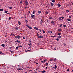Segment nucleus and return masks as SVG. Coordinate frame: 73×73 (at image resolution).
<instances>
[{
    "instance_id": "obj_25",
    "label": "nucleus",
    "mask_w": 73,
    "mask_h": 73,
    "mask_svg": "<svg viewBox=\"0 0 73 73\" xmlns=\"http://www.w3.org/2000/svg\"><path fill=\"white\" fill-rule=\"evenodd\" d=\"M59 20H62V19H61V17H59Z\"/></svg>"
},
{
    "instance_id": "obj_19",
    "label": "nucleus",
    "mask_w": 73,
    "mask_h": 73,
    "mask_svg": "<svg viewBox=\"0 0 73 73\" xmlns=\"http://www.w3.org/2000/svg\"><path fill=\"white\" fill-rule=\"evenodd\" d=\"M18 24L19 25H20V24H21V23H20V21H18Z\"/></svg>"
},
{
    "instance_id": "obj_49",
    "label": "nucleus",
    "mask_w": 73,
    "mask_h": 73,
    "mask_svg": "<svg viewBox=\"0 0 73 73\" xmlns=\"http://www.w3.org/2000/svg\"><path fill=\"white\" fill-rule=\"evenodd\" d=\"M67 72H69V69H67Z\"/></svg>"
},
{
    "instance_id": "obj_55",
    "label": "nucleus",
    "mask_w": 73,
    "mask_h": 73,
    "mask_svg": "<svg viewBox=\"0 0 73 73\" xmlns=\"http://www.w3.org/2000/svg\"><path fill=\"white\" fill-rule=\"evenodd\" d=\"M8 12V11H5V13H7Z\"/></svg>"
},
{
    "instance_id": "obj_23",
    "label": "nucleus",
    "mask_w": 73,
    "mask_h": 73,
    "mask_svg": "<svg viewBox=\"0 0 73 73\" xmlns=\"http://www.w3.org/2000/svg\"><path fill=\"white\" fill-rule=\"evenodd\" d=\"M40 38H43V36H42V35H40Z\"/></svg>"
},
{
    "instance_id": "obj_7",
    "label": "nucleus",
    "mask_w": 73,
    "mask_h": 73,
    "mask_svg": "<svg viewBox=\"0 0 73 73\" xmlns=\"http://www.w3.org/2000/svg\"><path fill=\"white\" fill-rule=\"evenodd\" d=\"M50 4H51V5L52 7H53V5H54V4L52 2H51Z\"/></svg>"
},
{
    "instance_id": "obj_27",
    "label": "nucleus",
    "mask_w": 73,
    "mask_h": 73,
    "mask_svg": "<svg viewBox=\"0 0 73 73\" xmlns=\"http://www.w3.org/2000/svg\"><path fill=\"white\" fill-rule=\"evenodd\" d=\"M63 27L64 28H65V27H66V25H63Z\"/></svg>"
},
{
    "instance_id": "obj_57",
    "label": "nucleus",
    "mask_w": 73,
    "mask_h": 73,
    "mask_svg": "<svg viewBox=\"0 0 73 73\" xmlns=\"http://www.w3.org/2000/svg\"><path fill=\"white\" fill-rule=\"evenodd\" d=\"M22 1H21L20 2V3H21H21H22Z\"/></svg>"
},
{
    "instance_id": "obj_34",
    "label": "nucleus",
    "mask_w": 73,
    "mask_h": 73,
    "mask_svg": "<svg viewBox=\"0 0 73 73\" xmlns=\"http://www.w3.org/2000/svg\"><path fill=\"white\" fill-rule=\"evenodd\" d=\"M61 35V33H59L57 34L58 35Z\"/></svg>"
},
{
    "instance_id": "obj_58",
    "label": "nucleus",
    "mask_w": 73,
    "mask_h": 73,
    "mask_svg": "<svg viewBox=\"0 0 73 73\" xmlns=\"http://www.w3.org/2000/svg\"><path fill=\"white\" fill-rule=\"evenodd\" d=\"M43 62H45V60H44V61H43Z\"/></svg>"
},
{
    "instance_id": "obj_32",
    "label": "nucleus",
    "mask_w": 73,
    "mask_h": 73,
    "mask_svg": "<svg viewBox=\"0 0 73 73\" xmlns=\"http://www.w3.org/2000/svg\"><path fill=\"white\" fill-rule=\"evenodd\" d=\"M19 49V47H16V49Z\"/></svg>"
},
{
    "instance_id": "obj_28",
    "label": "nucleus",
    "mask_w": 73,
    "mask_h": 73,
    "mask_svg": "<svg viewBox=\"0 0 73 73\" xmlns=\"http://www.w3.org/2000/svg\"><path fill=\"white\" fill-rule=\"evenodd\" d=\"M42 31H43V33H45V32L44 30H42Z\"/></svg>"
},
{
    "instance_id": "obj_4",
    "label": "nucleus",
    "mask_w": 73,
    "mask_h": 73,
    "mask_svg": "<svg viewBox=\"0 0 73 73\" xmlns=\"http://www.w3.org/2000/svg\"><path fill=\"white\" fill-rule=\"evenodd\" d=\"M25 4L26 5H28V2L27 0L25 1Z\"/></svg>"
},
{
    "instance_id": "obj_64",
    "label": "nucleus",
    "mask_w": 73,
    "mask_h": 73,
    "mask_svg": "<svg viewBox=\"0 0 73 73\" xmlns=\"http://www.w3.org/2000/svg\"><path fill=\"white\" fill-rule=\"evenodd\" d=\"M2 52H0V54H1Z\"/></svg>"
},
{
    "instance_id": "obj_6",
    "label": "nucleus",
    "mask_w": 73,
    "mask_h": 73,
    "mask_svg": "<svg viewBox=\"0 0 73 73\" xmlns=\"http://www.w3.org/2000/svg\"><path fill=\"white\" fill-rule=\"evenodd\" d=\"M54 66H55V67H53V68H54V69H55L56 70H57V68H57V66H56V65H55Z\"/></svg>"
},
{
    "instance_id": "obj_8",
    "label": "nucleus",
    "mask_w": 73,
    "mask_h": 73,
    "mask_svg": "<svg viewBox=\"0 0 73 73\" xmlns=\"http://www.w3.org/2000/svg\"><path fill=\"white\" fill-rule=\"evenodd\" d=\"M42 23H43V21L42 19L40 22V24H42Z\"/></svg>"
},
{
    "instance_id": "obj_5",
    "label": "nucleus",
    "mask_w": 73,
    "mask_h": 73,
    "mask_svg": "<svg viewBox=\"0 0 73 73\" xmlns=\"http://www.w3.org/2000/svg\"><path fill=\"white\" fill-rule=\"evenodd\" d=\"M33 28L35 29V30H37V31H38V29L37 27H33Z\"/></svg>"
},
{
    "instance_id": "obj_17",
    "label": "nucleus",
    "mask_w": 73,
    "mask_h": 73,
    "mask_svg": "<svg viewBox=\"0 0 73 73\" xmlns=\"http://www.w3.org/2000/svg\"><path fill=\"white\" fill-rule=\"evenodd\" d=\"M37 36L38 37V38H40V35H39V34H38V33H37Z\"/></svg>"
},
{
    "instance_id": "obj_31",
    "label": "nucleus",
    "mask_w": 73,
    "mask_h": 73,
    "mask_svg": "<svg viewBox=\"0 0 73 73\" xmlns=\"http://www.w3.org/2000/svg\"><path fill=\"white\" fill-rule=\"evenodd\" d=\"M53 61V59H50V61Z\"/></svg>"
},
{
    "instance_id": "obj_56",
    "label": "nucleus",
    "mask_w": 73,
    "mask_h": 73,
    "mask_svg": "<svg viewBox=\"0 0 73 73\" xmlns=\"http://www.w3.org/2000/svg\"><path fill=\"white\" fill-rule=\"evenodd\" d=\"M69 19H71V17L70 16L69 17Z\"/></svg>"
},
{
    "instance_id": "obj_15",
    "label": "nucleus",
    "mask_w": 73,
    "mask_h": 73,
    "mask_svg": "<svg viewBox=\"0 0 73 73\" xmlns=\"http://www.w3.org/2000/svg\"><path fill=\"white\" fill-rule=\"evenodd\" d=\"M15 29L16 30H18V29H19V28H18V27H15Z\"/></svg>"
},
{
    "instance_id": "obj_46",
    "label": "nucleus",
    "mask_w": 73,
    "mask_h": 73,
    "mask_svg": "<svg viewBox=\"0 0 73 73\" xmlns=\"http://www.w3.org/2000/svg\"><path fill=\"white\" fill-rule=\"evenodd\" d=\"M62 24H61L59 26L60 27H61V26H62Z\"/></svg>"
},
{
    "instance_id": "obj_39",
    "label": "nucleus",
    "mask_w": 73,
    "mask_h": 73,
    "mask_svg": "<svg viewBox=\"0 0 73 73\" xmlns=\"http://www.w3.org/2000/svg\"><path fill=\"white\" fill-rule=\"evenodd\" d=\"M12 19L11 17H9V20H11Z\"/></svg>"
},
{
    "instance_id": "obj_52",
    "label": "nucleus",
    "mask_w": 73,
    "mask_h": 73,
    "mask_svg": "<svg viewBox=\"0 0 73 73\" xmlns=\"http://www.w3.org/2000/svg\"><path fill=\"white\" fill-rule=\"evenodd\" d=\"M54 23V22L53 21H51V23Z\"/></svg>"
},
{
    "instance_id": "obj_37",
    "label": "nucleus",
    "mask_w": 73,
    "mask_h": 73,
    "mask_svg": "<svg viewBox=\"0 0 73 73\" xmlns=\"http://www.w3.org/2000/svg\"><path fill=\"white\" fill-rule=\"evenodd\" d=\"M61 17V18L62 19H64V17Z\"/></svg>"
},
{
    "instance_id": "obj_40",
    "label": "nucleus",
    "mask_w": 73,
    "mask_h": 73,
    "mask_svg": "<svg viewBox=\"0 0 73 73\" xmlns=\"http://www.w3.org/2000/svg\"><path fill=\"white\" fill-rule=\"evenodd\" d=\"M56 40H57V41H59V39L58 38H57L56 39Z\"/></svg>"
},
{
    "instance_id": "obj_18",
    "label": "nucleus",
    "mask_w": 73,
    "mask_h": 73,
    "mask_svg": "<svg viewBox=\"0 0 73 73\" xmlns=\"http://www.w3.org/2000/svg\"><path fill=\"white\" fill-rule=\"evenodd\" d=\"M15 42H18V43H20V42L19 40L16 41Z\"/></svg>"
},
{
    "instance_id": "obj_35",
    "label": "nucleus",
    "mask_w": 73,
    "mask_h": 73,
    "mask_svg": "<svg viewBox=\"0 0 73 73\" xmlns=\"http://www.w3.org/2000/svg\"><path fill=\"white\" fill-rule=\"evenodd\" d=\"M46 14H47V15H48V13H49V12H48L46 11Z\"/></svg>"
},
{
    "instance_id": "obj_21",
    "label": "nucleus",
    "mask_w": 73,
    "mask_h": 73,
    "mask_svg": "<svg viewBox=\"0 0 73 73\" xmlns=\"http://www.w3.org/2000/svg\"><path fill=\"white\" fill-rule=\"evenodd\" d=\"M58 38H61V36L59 35L58 36Z\"/></svg>"
},
{
    "instance_id": "obj_22",
    "label": "nucleus",
    "mask_w": 73,
    "mask_h": 73,
    "mask_svg": "<svg viewBox=\"0 0 73 73\" xmlns=\"http://www.w3.org/2000/svg\"><path fill=\"white\" fill-rule=\"evenodd\" d=\"M0 12H2V11H3V9H0Z\"/></svg>"
},
{
    "instance_id": "obj_43",
    "label": "nucleus",
    "mask_w": 73,
    "mask_h": 73,
    "mask_svg": "<svg viewBox=\"0 0 73 73\" xmlns=\"http://www.w3.org/2000/svg\"><path fill=\"white\" fill-rule=\"evenodd\" d=\"M53 61H57V59L55 58L53 60Z\"/></svg>"
},
{
    "instance_id": "obj_33",
    "label": "nucleus",
    "mask_w": 73,
    "mask_h": 73,
    "mask_svg": "<svg viewBox=\"0 0 73 73\" xmlns=\"http://www.w3.org/2000/svg\"><path fill=\"white\" fill-rule=\"evenodd\" d=\"M66 12H69V10H66Z\"/></svg>"
},
{
    "instance_id": "obj_47",
    "label": "nucleus",
    "mask_w": 73,
    "mask_h": 73,
    "mask_svg": "<svg viewBox=\"0 0 73 73\" xmlns=\"http://www.w3.org/2000/svg\"><path fill=\"white\" fill-rule=\"evenodd\" d=\"M52 24L53 25H54V22L52 23Z\"/></svg>"
},
{
    "instance_id": "obj_53",
    "label": "nucleus",
    "mask_w": 73,
    "mask_h": 73,
    "mask_svg": "<svg viewBox=\"0 0 73 73\" xmlns=\"http://www.w3.org/2000/svg\"><path fill=\"white\" fill-rule=\"evenodd\" d=\"M41 62H42V63H44V61H42Z\"/></svg>"
},
{
    "instance_id": "obj_20",
    "label": "nucleus",
    "mask_w": 73,
    "mask_h": 73,
    "mask_svg": "<svg viewBox=\"0 0 73 73\" xmlns=\"http://www.w3.org/2000/svg\"><path fill=\"white\" fill-rule=\"evenodd\" d=\"M41 13V11H38V13H39V14H40V13Z\"/></svg>"
},
{
    "instance_id": "obj_24",
    "label": "nucleus",
    "mask_w": 73,
    "mask_h": 73,
    "mask_svg": "<svg viewBox=\"0 0 73 73\" xmlns=\"http://www.w3.org/2000/svg\"><path fill=\"white\" fill-rule=\"evenodd\" d=\"M56 37V36H51V37Z\"/></svg>"
},
{
    "instance_id": "obj_9",
    "label": "nucleus",
    "mask_w": 73,
    "mask_h": 73,
    "mask_svg": "<svg viewBox=\"0 0 73 73\" xmlns=\"http://www.w3.org/2000/svg\"><path fill=\"white\" fill-rule=\"evenodd\" d=\"M58 31L59 32H61V29H58Z\"/></svg>"
},
{
    "instance_id": "obj_30",
    "label": "nucleus",
    "mask_w": 73,
    "mask_h": 73,
    "mask_svg": "<svg viewBox=\"0 0 73 73\" xmlns=\"http://www.w3.org/2000/svg\"><path fill=\"white\" fill-rule=\"evenodd\" d=\"M29 8V7H25V9H27V8Z\"/></svg>"
},
{
    "instance_id": "obj_41",
    "label": "nucleus",
    "mask_w": 73,
    "mask_h": 73,
    "mask_svg": "<svg viewBox=\"0 0 73 73\" xmlns=\"http://www.w3.org/2000/svg\"><path fill=\"white\" fill-rule=\"evenodd\" d=\"M17 70H20V68H17Z\"/></svg>"
},
{
    "instance_id": "obj_1",
    "label": "nucleus",
    "mask_w": 73,
    "mask_h": 73,
    "mask_svg": "<svg viewBox=\"0 0 73 73\" xmlns=\"http://www.w3.org/2000/svg\"><path fill=\"white\" fill-rule=\"evenodd\" d=\"M15 38H18V39H20V38H21V37H20V36H15Z\"/></svg>"
},
{
    "instance_id": "obj_42",
    "label": "nucleus",
    "mask_w": 73,
    "mask_h": 73,
    "mask_svg": "<svg viewBox=\"0 0 73 73\" xmlns=\"http://www.w3.org/2000/svg\"><path fill=\"white\" fill-rule=\"evenodd\" d=\"M9 8H10V9H12V7H10Z\"/></svg>"
},
{
    "instance_id": "obj_10",
    "label": "nucleus",
    "mask_w": 73,
    "mask_h": 73,
    "mask_svg": "<svg viewBox=\"0 0 73 73\" xmlns=\"http://www.w3.org/2000/svg\"><path fill=\"white\" fill-rule=\"evenodd\" d=\"M48 33H52V31H49L48 32Z\"/></svg>"
},
{
    "instance_id": "obj_44",
    "label": "nucleus",
    "mask_w": 73,
    "mask_h": 73,
    "mask_svg": "<svg viewBox=\"0 0 73 73\" xmlns=\"http://www.w3.org/2000/svg\"><path fill=\"white\" fill-rule=\"evenodd\" d=\"M26 24H27V23H28V21L27 20H26V21H25Z\"/></svg>"
},
{
    "instance_id": "obj_14",
    "label": "nucleus",
    "mask_w": 73,
    "mask_h": 73,
    "mask_svg": "<svg viewBox=\"0 0 73 73\" xmlns=\"http://www.w3.org/2000/svg\"><path fill=\"white\" fill-rule=\"evenodd\" d=\"M35 13H36V11L35 10L33 11V14H35Z\"/></svg>"
},
{
    "instance_id": "obj_50",
    "label": "nucleus",
    "mask_w": 73,
    "mask_h": 73,
    "mask_svg": "<svg viewBox=\"0 0 73 73\" xmlns=\"http://www.w3.org/2000/svg\"><path fill=\"white\" fill-rule=\"evenodd\" d=\"M7 15H11V13H7Z\"/></svg>"
},
{
    "instance_id": "obj_61",
    "label": "nucleus",
    "mask_w": 73,
    "mask_h": 73,
    "mask_svg": "<svg viewBox=\"0 0 73 73\" xmlns=\"http://www.w3.org/2000/svg\"><path fill=\"white\" fill-rule=\"evenodd\" d=\"M29 42H30L31 43V40H29Z\"/></svg>"
},
{
    "instance_id": "obj_36",
    "label": "nucleus",
    "mask_w": 73,
    "mask_h": 73,
    "mask_svg": "<svg viewBox=\"0 0 73 73\" xmlns=\"http://www.w3.org/2000/svg\"><path fill=\"white\" fill-rule=\"evenodd\" d=\"M29 45L30 46H31V45H32V44H31V43H30V44H29Z\"/></svg>"
},
{
    "instance_id": "obj_54",
    "label": "nucleus",
    "mask_w": 73,
    "mask_h": 73,
    "mask_svg": "<svg viewBox=\"0 0 73 73\" xmlns=\"http://www.w3.org/2000/svg\"><path fill=\"white\" fill-rule=\"evenodd\" d=\"M18 47H22V46H19Z\"/></svg>"
},
{
    "instance_id": "obj_11",
    "label": "nucleus",
    "mask_w": 73,
    "mask_h": 73,
    "mask_svg": "<svg viewBox=\"0 0 73 73\" xmlns=\"http://www.w3.org/2000/svg\"><path fill=\"white\" fill-rule=\"evenodd\" d=\"M57 6H58V7H61V5H60L59 3H58L57 4Z\"/></svg>"
},
{
    "instance_id": "obj_26",
    "label": "nucleus",
    "mask_w": 73,
    "mask_h": 73,
    "mask_svg": "<svg viewBox=\"0 0 73 73\" xmlns=\"http://www.w3.org/2000/svg\"><path fill=\"white\" fill-rule=\"evenodd\" d=\"M46 66H48V63H46L45 64Z\"/></svg>"
},
{
    "instance_id": "obj_62",
    "label": "nucleus",
    "mask_w": 73,
    "mask_h": 73,
    "mask_svg": "<svg viewBox=\"0 0 73 73\" xmlns=\"http://www.w3.org/2000/svg\"><path fill=\"white\" fill-rule=\"evenodd\" d=\"M20 70H23V69L20 68Z\"/></svg>"
},
{
    "instance_id": "obj_48",
    "label": "nucleus",
    "mask_w": 73,
    "mask_h": 73,
    "mask_svg": "<svg viewBox=\"0 0 73 73\" xmlns=\"http://www.w3.org/2000/svg\"><path fill=\"white\" fill-rule=\"evenodd\" d=\"M63 45H64V46H65L66 45V44H65V43L63 44Z\"/></svg>"
},
{
    "instance_id": "obj_45",
    "label": "nucleus",
    "mask_w": 73,
    "mask_h": 73,
    "mask_svg": "<svg viewBox=\"0 0 73 73\" xmlns=\"http://www.w3.org/2000/svg\"><path fill=\"white\" fill-rule=\"evenodd\" d=\"M49 19H50V20H52V18L50 17L49 18Z\"/></svg>"
},
{
    "instance_id": "obj_13",
    "label": "nucleus",
    "mask_w": 73,
    "mask_h": 73,
    "mask_svg": "<svg viewBox=\"0 0 73 73\" xmlns=\"http://www.w3.org/2000/svg\"><path fill=\"white\" fill-rule=\"evenodd\" d=\"M67 20L68 21H71V19H68Z\"/></svg>"
},
{
    "instance_id": "obj_51",
    "label": "nucleus",
    "mask_w": 73,
    "mask_h": 73,
    "mask_svg": "<svg viewBox=\"0 0 73 73\" xmlns=\"http://www.w3.org/2000/svg\"><path fill=\"white\" fill-rule=\"evenodd\" d=\"M39 31H40V32H41V29H40Z\"/></svg>"
},
{
    "instance_id": "obj_2",
    "label": "nucleus",
    "mask_w": 73,
    "mask_h": 73,
    "mask_svg": "<svg viewBox=\"0 0 73 73\" xmlns=\"http://www.w3.org/2000/svg\"><path fill=\"white\" fill-rule=\"evenodd\" d=\"M26 27H27L28 28H29V29H32V28L31 27L29 26L28 25H27Z\"/></svg>"
},
{
    "instance_id": "obj_3",
    "label": "nucleus",
    "mask_w": 73,
    "mask_h": 73,
    "mask_svg": "<svg viewBox=\"0 0 73 73\" xmlns=\"http://www.w3.org/2000/svg\"><path fill=\"white\" fill-rule=\"evenodd\" d=\"M31 17L32 19H33L34 18H35V15L33 14H31Z\"/></svg>"
},
{
    "instance_id": "obj_38",
    "label": "nucleus",
    "mask_w": 73,
    "mask_h": 73,
    "mask_svg": "<svg viewBox=\"0 0 73 73\" xmlns=\"http://www.w3.org/2000/svg\"><path fill=\"white\" fill-rule=\"evenodd\" d=\"M10 52H11V53H14V52L13 51H12V50H10Z\"/></svg>"
},
{
    "instance_id": "obj_29",
    "label": "nucleus",
    "mask_w": 73,
    "mask_h": 73,
    "mask_svg": "<svg viewBox=\"0 0 73 73\" xmlns=\"http://www.w3.org/2000/svg\"><path fill=\"white\" fill-rule=\"evenodd\" d=\"M55 1H56L55 0H52V2H53V3H55Z\"/></svg>"
},
{
    "instance_id": "obj_12",
    "label": "nucleus",
    "mask_w": 73,
    "mask_h": 73,
    "mask_svg": "<svg viewBox=\"0 0 73 73\" xmlns=\"http://www.w3.org/2000/svg\"><path fill=\"white\" fill-rule=\"evenodd\" d=\"M1 46H2V47H4V46H5V44H2Z\"/></svg>"
},
{
    "instance_id": "obj_60",
    "label": "nucleus",
    "mask_w": 73,
    "mask_h": 73,
    "mask_svg": "<svg viewBox=\"0 0 73 73\" xmlns=\"http://www.w3.org/2000/svg\"><path fill=\"white\" fill-rule=\"evenodd\" d=\"M19 67V66H21L19 65H17Z\"/></svg>"
},
{
    "instance_id": "obj_16",
    "label": "nucleus",
    "mask_w": 73,
    "mask_h": 73,
    "mask_svg": "<svg viewBox=\"0 0 73 73\" xmlns=\"http://www.w3.org/2000/svg\"><path fill=\"white\" fill-rule=\"evenodd\" d=\"M41 72H42V73H45V72H46V71L44 70L42 71Z\"/></svg>"
},
{
    "instance_id": "obj_63",
    "label": "nucleus",
    "mask_w": 73,
    "mask_h": 73,
    "mask_svg": "<svg viewBox=\"0 0 73 73\" xmlns=\"http://www.w3.org/2000/svg\"><path fill=\"white\" fill-rule=\"evenodd\" d=\"M46 69H48V67H46Z\"/></svg>"
},
{
    "instance_id": "obj_59",
    "label": "nucleus",
    "mask_w": 73,
    "mask_h": 73,
    "mask_svg": "<svg viewBox=\"0 0 73 73\" xmlns=\"http://www.w3.org/2000/svg\"><path fill=\"white\" fill-rule=\"evenodd\" d=\"M25 37H23V40H24V39H25Z\"/></svg>"
}]
</instances>
